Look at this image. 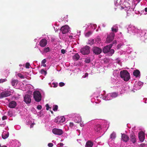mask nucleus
Segmentation results:
<instances>
[{
    "instance_id": "1",
    "label": "nucleus",
    "mask_w": 147,
    "mask_h": 147,
    "mask_svg": "<svg viewBox=\"0 0 147 147\" xmlns=\"http://www.w3.org/2000/svg\"><path fill=\"white\" fill-rule=\"evenodd\" d=\"M120 76L125 81H128L130 77L129 73L126 70H123L120 71Z\"/></svg>"
},
{
    "instance_id": "2",
    "label": "nucleus",
    "mask_w": 147,
    "mask_h": 147,
    "mask_svg": "<svg viewBox=\"0 0 147 147\" xmlns=\"http://www.w3.org/2000/svg\"><path fill=\"white\" fill-rule=\"evenodd\" d=\"M90 49L89 46L86 45L81 49L80 52L83 55H88L90 53Z\"/></svg>"
},
{
    "instance_id": "3",
    "label": "nucleus",
    "mask_w": 147,
    "mask_h": 147,
    "mask_svg": "<svg viewBox=\"0 0 147 147\" xmlns=\"http://www.w3.org/2000/svg\"><path fill=\"white\" fill-rule=\"evenodd\" d=\"M33 97L35 100L37 102H40L41 100V95L39 91H35L33 93Z\"/></svg>"
},
{
    "instance_id": "4",
    "label": "nucleus",
    "mask_w": 147,
    "mask_h": 147,
    "mask_svg": "<svg viewBox=\"0 0 147 147\" xmlns=\"http://www.w3.org/2000/svg\"><path fill=\"white\" fill-rule=\"evenodd\" d=\"M115 36V34L113 32L110 33L108 35L106 39V41L107 43H109L113 40Z\"/></svg>"
},
{
    "instance_id": "5",
    "label": "nucleus",
    "mask_w": 147,
    "mask_h": 147,
    "mask_svg": "<svg viewBox=\"0 0 147 147\" xmlns=\"http://www.w3.org/2000/svg\"><path fill=\"white\" fill-rule=\"evenodd\" d=\"M11 92L10 91L6 90L1 92L0 95V98H2L10 96Z\"/></svg>"
},
{
    "instance_id": "6",
    "label": "nucleus",
    "mask_w": 147,
    "mask_h": 147,
    "mask_svg": "<svg viewBox=\"0 0 147 147\" xmlns=\"http://www.w3.org/2000/svg\"><path fill=\"white\" fill-rule=\"evenodd\" d=\"M92 51L94 53L97 55L100 54L102 52L101 49L96 46L93 47Z\"/></svg>"
},
{
    "instance_id": "7",
    "label": "nucleus",
    "mask_w": 147,
    "mask_h": 147,
    "mask_svg": "<svg viewBox=\"0 0 147 147\" xmlns=\"http://www.w3.org/2000/svg\"><path fill=\"white\" fill-rule=\"evenodd\" d=\"M61 30L63 34H65L69 31V28L67 25H65L61 27Z\"/></svg>"
},
{
    "instance_id": "8",
    "label": "nucleus",
    "mask_w": 147,
    "mask_h": 147,
    "mask_svg": "<svg viewBox=\"0 0 147 147\" xmlns=\"http://www.w3.org/2000/svg\"><path fill=\"white\" fill-rule=\"evenodd\" d=\"M52 132L54 134L58 135H61L63 133L62 129L56 128L52 129Z\"/></svg>"
},
{
    "instance_id": "9",
    "label": "nucleus",
    "mask_w": 147,
    "mask_h": 147,
    "mask_svg": "<svg viewBox=\"0 0 147 147\" xmlns=\"http://www.w3.org/2000/svg\"><path fill=\"white\" fill-rule=\"evenodd\" d=\"M24 99V101L27 104L30 103L31 102V96L28 94L25 95Z\"/></svg>"
},
{
    "instance_id": "10",
    "label": "nucleus",
    "mask_w": 147,
    "mask_h": 147,
    "mask_svg": "<svg viewBox=\"0 0 147 147\" xmlns=\"http://www.w3.org/2000/svg\"><path fill=\"white\" fill-rule=\"evenodd\" d=\"M112 47V44H110L105 47L103 49V52L105 53H107L109 51Z\"/></svg>"
},
{
    "instance_id": "11",
    "label": "nucleus",
    "mask_w": 147,
    "mask_h": 147,
    "mask_svg": "<svg viewBox=\"0 0 147 147\" xmlns=\"http://www.w3.org/2000/svg\"><path fill=\"white\" fill-rule=\"evenodd\" d=\"M47 41L45 38L42 39L40 42L39 44L42 47H45L47 45Z\"/></svg>"
},
{
    "instance_id": "12",
    "label": "nucleus",
    "mask_w": 147,
    "mask_h": 147,
    "mask_svg": "<svg viewBox=\"0 0 147 147\" xmlns=\"http://www.w3.org/2000/svg\"><path fill=\"white\" fill-rule=\"evenodd\" d=\"M130 140L133 143H134L136 142V136L134 134H131L130 136Z\"/></svg>"
},
{
    "instance_id": "13",
    "label": "nucleus",
    "mask_w": 147,
    "mask_h": 147,
    "mask_svg": "<svg viewBox=\"0 0 147 147\" xmlns=\"http://www.w3.org/2000/svg\"><path fill=\"white\" fill-rule=\"evenodd\" d=\"M16 105V102L14 101H12L9 103L8 106L11 108H14Z\"/></svg>"
},
{
    "instance_id": "14",
    "label": "nucleus",
    "mask_w": 147,
    "mask_h": 147,
    "mask_svg": "<svg viewBox=\"0 0 147 147\" xmlns=\"http://www.w3.org/2000/svg\"><path fill=\"white\" fill-rule=\"evenodd\" d=\"M121 139L124 142H126L129 140V137L127 135L123 134L122 135Z\"/></svg>"
},
{
    "instance_id": "15",
    "label": "nucleus",
    "mask_w": 147,
    "mask_h": 147,
    "mask_svg": "<svg viewBox=\"0 0 147 147\" xmlns=\"http://www.w3.org/2000/svg\"><path fill=\"white\" fill-rule=\"evenodd\" d=\"M18 83V81L17 79H12L11 80V83L13 86H16Z\"/></svg>"
},
{
    "instance_id": "16",
    "label": "nucleus",
    "mask_w": 147,
    "mask_h": 147,
    "mask_svg": "<svg viewBox=\"0 0 147 147\" xmlns=\"http://www.w3.org/2000/svg\"><path fill=\"white\" fill-rule=\"evenodd\" d=\"M139 138L140 141L143 142L144 140L145 137L144 134L142 133H140L139 134Z\"/></svg>"
},
{
    "instance_id": "17",
    "label": "nucleus",
    "mask_w": 147,
    "mask_h": 147,
    "mask_svg": "<svg viewBox=\"0 0 147 147\" xmlns=\"http://www.w3.org/2000/svg\"><path fill=\"white\" fill-rule=\"evenodd\" d=\"M93 145V143L91 141H88L85 145V147H92Z\"/></svg>"
},
{
    "instance_id": "18",
    "label": "nucleus",
    "mask_w": 147,
    "mask_h": 147,
    "mask_svg": "<svg viewBox=\"0 0 147 147\" xmlns=\"http://www.w3.org/2000/svg\"><path fill=\"white\" fill-rule=\"evenodd\" d=\"M133 74L136 77H137L140 75V72L139 70H136L134 71Z\"/></svg>"
},
{
    "instance_id": "19",
    "label": "nucleus",
    "mask_w": 147,
    "mask_h": 147,
    "mask_svg": "<svg viewBox=\"0 0 147 147\" xmlns=\"http://www.w3.org/2000/svg\"><path fill=\"white\" fill-rule=\"evenodd\" d=\"M101 129V126L100 125V124H97L95 126V131L97 132L99 131Z\"/></svg>"
},
{
    "instance_id": "20",
    "label": "nucleus",
    "mask_w": 147,
    "mask_h": 147,
    "mask_svg": "<svg viewBox=\"0 0 147 147\" xmlns=\"http://www.w3.org/2000/svg\"><path fill=\"white\" fill-rule=\"evenodd\" d=\"M80 57L78 53H76L73 56V59L74 60L77 61L78 60Z\"/></svg>"
},
{
    "instance_id": "21",
    "label": "nucleus",
    "mask_w": 147,
    "mask_h": 147,
    "mask_svg": "<svg viewBox=\"0 0 147 147\" xmlns=\"http://www.w3.org/2000/svg\"><path fill=\"white\" fill-rule=\"evenodd\" d=\"M9 136V133L8 132H6L4 133V134H3L2 135V137L3 139H5L7 138Z\"/></svg>"
},
{
    "instance_id": "22",
    "label": "nucleus",
    "mask_w": 147,
    "mask_h": 147,
    "mask_svg": "<svg viewBox=\"0 0 147 147\" xmlns=\"http://www.w3.org/2000/svg\"><path fill=\"white\" fill-rule=\"evenodd\" d=\"M116 137V134L114 132L112 133L110 135V138L113 140L115 139Z\"/></svg>"
},
{
    "instance_id": "23",
    "label": "nucleus",
    "mask_w": 147,
    "mask_h": 147,
    "mask_svg": "<svg viewBox=\"0 0 147 147\" xmlns=\"http://www.w3.org/2000/svg\"><path fill=\"white\" fill-rule=\"evenodd\" d=\"M84 62L87 63H88L90 62V57L86 58L84 60Z\"/></svg>"
},
{
    "instance_id": "24",
    "label": "nucleus",
    "mask_w": 147,
    "mask_h": 147,
    "mask_svg": "<svg viewBox=\"0 0 147 147\" xmlns=\"http://www.w3.org/2000/svg\"><path fill=\"white\" fill-rule=\"evenodd\" d=\"M50 49L49 47H45L44 48V51L45 53H47L50 51Z\"/></svg>"
},
{
    "instance_id": "25",
    "label": "nucleus",
    "mask_w": 147,
    "mask_h": 147,
    "mask_svg": "<svg viewBox=\"0 0 147 147\" xmlns=\"http://www.w3.org/2000/svg\"><path fill=\"white\" fill-rule=\"evenodd\" d=\"M40 72L42 74H44L45 75L47 74V71L43 69H41Z\"/></svg>"
},
{
    "instance_id": "26",
    "label": "nucleus",
    "mask_w": 147,
    "mask_h": 147,
    "mask_svg": "<svg viewBox=\"0 0 147 147\" xmlns=\"http://www.w3.org/2000/svg\"><path fill=\"white\" fill-rule=\"evenodd\" d=\"M18 76L21 79H24V76L20 73H18L17 74Z\"/></svg>"
},
{
    "instance_id": "27",
    "label": "nucleus",
    "mask_w": 147,
    "mask_h": 147,
    "mask_svg": "<svg viewBox=\"0 0 147 147\" xmlns=\"http://www.w3.org/2000/svg\"><path fill=\"white\" fill-rule=\"evenodd\" d=\"M58 107L57 105H54L53 107V110L54 111H56L58 109Z\"/></svg>"
},
{
    "instance_id": "28",
    "label": "nucleus",
    "mask_w": 147,
    "mask_h": 147,
    "mask_svg": "<svg viewBox=\"0 0 147 147\" xmlns=\"http://www.w3.org/2000/svg\"><path fill=\"white\" fill-rule=\"evenodd\" d=\"M60 119H59V117H57L55 119L54 121L56 123H58V122L59 121V122L58 123H59V122H60V121H59V120Z\"/></svg>"
},
{
    "instance_id": "29",
    "label": "nucleus",
    "mask_w": 147,
    "mask_h": 147,
    "mask_svg": "<svg viewBox=\"0 0 147 147\" xmlns=\"http://www.w3.org/2000/svg\"><path fill=\"white\" fill-rule=\"evenodd\" d=\"M92 34V32L90 31H89L86 33L85 34V36L86 37H88L89 36L91 35Z\"/></svg>"
},
{
    "instance_id": "30",
    "label": "nucleus",
    "mask_w": 147,
    "mask_h": 147,
    "mask_svg": "<svg viewBox=\"0 0 147 147\" xmlns=\"http://www.w3.org/2000/svg\"><path fill=\"white\" fill-rule=\"evenodd\" d=\"M110 54L111 55H112L115 52V51L113 49H110L109 51Z\"/></svg>"
},
{
    "instance_id": "31",
    "label": "nucleus",
    "mask_w": 147,
    "mask_h": 147,
    "mask_svg": "<svg viewBox=\"0 0 147 147\" xmlns=\"http://www.w3.org/2000/svg\"><path fill=\"white\" fill-rule=\"evenodd\" d=\"M112 31L113 32H117L118 31V29L114 28H111Z\"/></svg>"
},
{
    "instance_id": "32",
    "label": "nucleus",
    "mask_w": 147,
    "mask_h": 147,
    "mask_svg": "<svg viewBox=\"0 0 147 147\" xmlns=\"http://www.w3.org/2000/svg\"><path fill=\"white\" fill-rule=\"evenodd\" d=\"M117 94L116 93H113L112 94V96L113 97H115L117 96Z\"/></svg>"
},
{
    "instance_id": "33",
    "label": "nucleus",
    "mask_w": 147,
    "mask_h": 147,
    "mask_svg": "<svg viewBox=\"0 0 147 147\" xmlns=\"http://www.w3.org/2000/svg\"><path fill=\"white\" fill-rule=\"evenodd\" d=\"M30 66V64L29 63H26V68H29V66Z\"/></svg>"
},
{
    "instance_id": "34",
    "label": "nucleus",
    "mask_w": 147,
    "mask_h": 147,
    "mask_svg": "<svg viewBox=\"0 0 147 147\" xmlns=\"http://www.w3.org/2000/svg\"><path fill=\"white\" fill-rule=\"evenodd\" d=\"M37 109L38 110H40L42 108V107L41 105H37Z\"/></svg>"
},
{
    "instance_id": "35",
    "label": "nucleus",
    "mask_w": 147,
    "mask_h": 147,
    "mask_svg": "<svg viewBox=\"0 0 147 147\" xmlns=\"http://www.w3.org/2000/svg\"><path fill=\"white\" fill-rule=\"evenodd\" d=\"M46 62V60L45 59H43L41 62V65L45 64Z\"/></svg>"
},
{
    "instance_id": "36",
    "label": "nucleus",
    "mask_w": 147,
    "mask_h": 147,
    "mask_svg": "<svg viewBox=\"0 0 147 147\" xmlns=\"http://www.w3.org/2000/svg\"><path fill=\"white\" fill-rule=\"evenodd\" d=\"M48 146L49 147H52L53 146V143H50L48 144Z\"/></svg>"
},
{
    "instance_id": "37",
    "label": "nucleus",
    "mask_w": 147,
    "mask_h": 147,
    "mask_svg": "<svg viewBox=\"0 0 147 147\" xmlns=\"http://www.w3.org/2000/svg\"><path fill=\"white\" fill-rule=\"evenodd\" d=\"M94 42V39H91L90 40V44L91 45L93 44Z\"/></svg>"
},
{
    "instance_id": "38",
    "label": "nucleus",
    "mask_w": 147,
    "mask_h": 147,
    "mask_svg": "<svg viewBox=\"0 0 147 147\" xmlns=\"http://www.w3.org/2000/svg\"><path fill=\"white\" fill-rule=\"evenodd\" d=\"M65 85V84L62 82H60L59 83V85L60 86L62 87L64 86Z\"/></svg>"
},
{
    "instance_id": "39",
    "label": "nucleus",
    "mask_w": 147,
    "mask_h": 147,
    "mask_svg": "<svg viewBox=\"0 0 147 147\" xmlns=\"http://www.w3.org/2000/svg\"><path fill=\"white\" fill-rule=\"evenodd\" d=\"M6 79H0V83H3L5 81Z\"/></svg>"
},
{
    "instance_id": "40",
    "label": "nucleus",
    "mask_w": 147,
    "mask_h": 147,
    "mask_svg": "<svg viewBox=\"0 0 147 147\" xmlns=\"http://www.w3.org/2000/svg\"><path fill=\"white\" fill-rule=\"evenodd\" d=\"M46 110H48L50 108L49 105L48 104H47L46 105Z\"/></svg>"
},
{
    "instance_id": "41",
    "label": "nucleus",
    "mask_w": 147,
    "mask_h": 147,
    "mask_svg": "<svg viewBox=\"0 0 147 147\" xmlns=\"http://www.w3.org/2000/svg\"><path fill=\"white\" fill-rule=\"evenodd\" d=\"M61 53L63 54H64L65 53V49H62L61 50Z\"/></svg>"
},
{
    "instance_id": "42",
    "label": "nucleus",
    "mask_w": 147,
    "mask_h": 147,
    "mask_svg": "<svg viewBox=\"0 0 147 147\" xmlns=\"http://www.w3.org/2000/svg\"><path fill=\"white\" fill-rule=\"evenodd\" d=\"M88 73H86L85 74V75L83 76V77L84 78H85L87 77L88 76Z\"/></svg>"
},
{
    "instance_id": "43",
    "label": "nucleus",
    "mask_w": 147,
    "mask_h": 147,
    "mask_svg": "<svg viewBox=\"0 0 147 147\" xmlns=\"http://www.w3.org/2000/svg\"><path fill=\"white\" fill-rule=\"evenodd\" d=\"M121 46V45L120 44L118 45L117 47V49H120Z\"/></svg>"
},
{
    "instance_id": "44",
    "label": "nucleus",
    "mask_w": 147,
    "mask_h": 147,
    "mask_svg": "<svg viewBox=\"0 0 147 147\" xmlns=\"http://www.w3.org/2000/svg\"><path fill=\"white\" fill-rule=\"evenodd\" d=\"M96 42H97L98 43H99L100 42V40L99 38H97L95 40Z\"/></svg>"
},
{
    "instance_id": "45",
    "label": "nucleus",
    "mask_w": 147,
    "mask_h": 147,
    "mask_svg": "<svg viewBox=\"0 0 147 147\" xmlns=\"http://www.w3.org/2000/svg\"><path fill=\"white\" fill-rule=\"evenodd\" d=\"M7 116H3L2 117V119L3 120L6 119H7Z\"/></svg>"
},
{
    "instance_id": "46",
    "label": "nucleus",
    "mask_w": 147,
    "mask_h": 147,
    "mask_svg": "<svg viewBox=\"0 0 147 147\" xmlns=\"http://www.w3.org/2000/svg\"><path fill=\"white\" fill-rule=\"evenodd\" d=\"M74 125V124L73 123H72V122L70 123L69 126H70V127H73Z\"/></svg>"
},
{
    "instance_id": "47",
    "label": "nucleus",
    "mask_w": 147,
    "mask_h": 147,
    "mask_svg": "<svg viewBox=\"0 0 147 147\" xmlns=\"http://www.w3.org/2000/svg\"><path fill=\"white\" fill-rule=\"evenodd\" d=\"M53 84L54 85L53 87L54 88L56 87L57 86V84H55V83H53Z\"/></svg>"
},
{
    "instance_id": "48",
    "label": "nucleus",
    "mask_w": 147,
    "mask_h": 147,
    "mask_svg": "<svg viewBox=\"0 0 147 147\" xmlns=\"http://www.w3.org/2000/svg\"><path fill=\"white\" fill-rule=\"evenodd\" d=\"M117 43V41L116 40H114L113 42V44H112V45H114V44H116Z\"/></svg>"
},
{
    "instance_id": "49",
    "label": "nucleus",
    "mask_w": 147,
    "mask_h": 147,
    "mask_svg": "<svg viewBox=\"0 0 147 147\" xmlns=\"http://www.w3.org/2000/svg\"><path fill=\"white\" fill-rule=\"evenodd\" d=\"M59 144L61 146H62L63 145V144L61 143H60Z\"/></svg>"
},
{
    "instance_id": "50",
    "label": "nucleus",
    "mask_w": 147,
    "mask_h": 147,
    "mask_svg": "<svg viewBox=\"0 0 147 147\" xmlns=\"http://www.w3.org/2000/svg\"><path fill=\"white\" fill-rule=\"evenodd\" d=\"M41 66H43L44 67H46V65L45 64H43L41 65Z\"/></svg>"
},
{
    "instance_id": "51",
    "label": "nucleus",
    "mask_w": 147,
    "mask_h": 147,
    "mask_svg": "<svg viewBox=\"0 0 147 147\" xmlns=\"http://www.w3.org/2000/svg\"><path fill=\"white\" fill-rule=\"evenodd\" d=\"M144 10L146 12H147V7H146L145 8Z\"/></svg>"
},
{
    "instance_id": "52",
    "label": "nucleus",
    "mask_w": 147,
    "mask_h": 147,
    "mask_svg": "<svg viewBox=\"0 0 147 147\" xmlns=\"http://www.w3.org/2000/svg\"><path fill=\"white\" fill-rule=\"evenodd\" d=\"M61 120H62V122L63 123L64 121V120H63V118H61Z\"/></svg>"
},
{
    "instance_id": "53",
    "label": "nucleus",
    "mask_w": 147,
    "mask_h": 147,
    "mask_svg": "<svg viewBox=\"0 0 147 147\" xmlns=\"http://www.w3.org/2000/svg\"><path fill=\"white\" fill-rule=\"evenodd\" d=\"M73 37V36H69V38H72Z\"/></svg>"
},
{
    "instance_id": "54",
    "label": "nucleus",
    "mask_w": 147,
    "mask_h": 147,
    "mask_svg": "<svg viewBox=\"0 0 147 147\" xmlns=\"http://www.w3.org/2000/svg\"><path fill=\"white\" fill-rule=\"evenodd\" d=\"M33 127V124H32L30 126V127L32 128Z\"/></svg>"
},
{
    "instance_id": "55",
    "label": "nucleus",
    "mask_w": 147,
    "mask_h": 147,
    "mask_svg": "<svg viewBox=\"0 0 147 147\" xmlns=\"http://www.w3.org/2000/svg\"><path fill=\"white\" fill-rule=\"evenodd\" d=\"M50 112H51V113H52V114L53 113V112L52 111L50 110Z\"/></svg>"
},
{
    "instance_id": "56",
    "label": "nucleus",
    "mask_w": 147,
    "mask_h": 147,
    "mask_svg": "<svg viewBox=\"0 0 147 147\" xmlns=\"http://www.w3.org/2000/svg\"><path fill=\"white\" fill-rule=\"evenodd\" d=\"M2 147H7L5 146H2Z\"/></svg>"
},
{
    "instance_id": "57",
    "label": "nucleus",
    "mask_w": 147,
    "mask_h": 147,
    "mask_svg": "<svg viewBox=\"0 0 147 147\" xmlns=\"http://www.w3.org/2000/svg\"><path fill=\"white\" fill-rule=\"evenodd\" d=\"M139 1H140V0H139Z\"/></svg>"
}]
</instances>
